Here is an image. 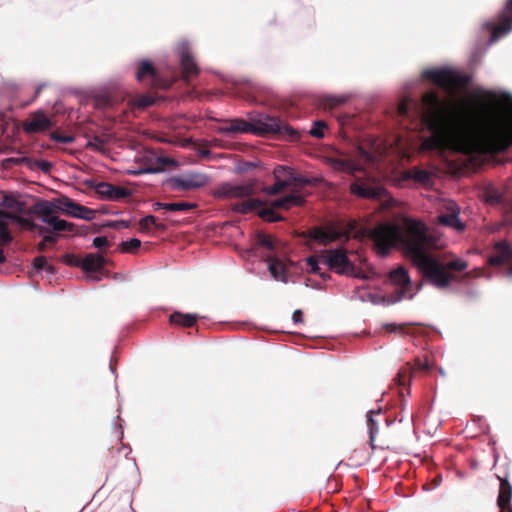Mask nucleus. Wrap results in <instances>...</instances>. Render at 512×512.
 Instances as JSON below:
<instances>
[{
	"label": "nucleus",
	"mask_w": 512,
	"mask_h": 512,
	"mask_svg": "<svg viewBox=\"0 0 512 512\" xmlns=\"http://www.w3.org/2000/svg\"><path fill=\"white\" fill-rule=\"evenodd\" d=\"M408 374H409L408 368H405V369L399 371V373L397 374V380L400 385L404 384V381H405L406 377L408 376Z\"/></svg>",
	"instance_id": "obj_57"
},
{
	"label": "nucleus",
	"mask_w": 512,
	"mask_h": 512,
	"mask_svg": "<svg viewBox=\"0 0 512 512\" xmlns=\"http://www.w3.org/2000/svg\"><path fill=\"white\" fill-rule=\"evenodd\" d=\"M325 131L326 130H309V133L317 139H322L325 137Z\"/></svg>",
	"instance_id": "obj_61"
},
{
	"label": "nucleus",
	"mask_w": 512,
	"mask_h": 512,
	"mask_svg": "<svg viewBox=\"0 0 512 512\" xmlns=\"http://www.w3.org/2000/svg\"><path fill=\"white\" fill-rule=\"evenodd\" d=\"M305 200L301 195L289 194L273 201V207L276 209H290L293 206H302Z\"/></svg>",
	"instance_id": "obj_26"
},
{
	"label": "nucleus",
	"mask_w": 512,
	"mask_h": 512,
	"mask_svg": "<svg viewBox=\"0 0 512 512\" xmlns=\"http://www.w3.org/2000/svg\"><path fill=\"white\" fill-rule=\"evenodd\" d=\"M156 209H165L168 211L178 212V211H190L197 207L194 203L188 202H176V203H161L157 202L155 204Z\"/></svg>",
	"instance_id": "obj_30"
},
{
	"label": "nucleus",
	"mask_w": 512,
	"mask_h": 512,
	"mask_svg": "<svg viewBox=\"0 0 512 512\" xmlns=\"http://www.w3.org/2000/svg\"><path fill=\"white\" fill-rule=\"evenodd\" d=\"M359 151L361 153V155L368 161H373L374 160V156L372 155V153H369L365 150H363L362 148H359Z\"/></svg>",
	"instance_id": "obj_63"
},
{
	"label": "nucleus",
	"mask_w": 512,
	"mask_h": 512,
	"mask_svg": "<svg viewBox=\"0 0 512 512\" xmlns=\"http://www.w3.org/2000/svg\"><path fill=\"white\" fill-rule=\"evenodd\" d=\"M257 242L259 245H261L269 250H274V248H275L274 240L271 237V235H269V234L259 233L257 235Z\"/></svg>",
	"instance_id": "obj_44"
},
{
	"label": "nucleus",
	"mask_w": 512,
	"mask_h": 512,
	"mask_svg": "<svg viewBox=\"0 0 512 512\" xmlns=\"http://www.w3.org/2000/svg\"><path fill=\"white\" fill-rule=\"evenodd\" d=\"M140 162L142 164V168H140L139 170L130 171V174L139 175L143 173H159L164 171L168 165L174 163L173 160L166 157L158 156L153 151H146L141 156Z\"/></svg>",
	"instance_id": "obj_10"
},
{
	"label": "nucleus",
	"mask_w": 512,
	"mask_h": 512,
	"mask_svg": "<svg viewBox=\"0 0 512 512\" xmlns=\"http://www.w3.org/2000/svg\"><path fill=\"white\" fill-rule=\"evenodd\" d=\"M86 137L88 138L86 147L99 152H105L107 145L110 143L112 139V135L108 133L94 135L93 137L86 135Z\"/></svg>",
	"instance_id": "obj_27"
},
{
	"label": "nucleus",
	"mask_w": 512,
	"mask_h": 512,
	"mask_svg": "<svg viewBox=\"0 0 512 512\" xmlns=\"http://www.w3.org/2000/svg\"><path fill=\"white\" fill-rule=\"evenodd\" d=\"M410 324H394V323H387L383 326L384 330L389 333H406V327Z\"/></svg>",
	"instance_id": "obj_49"
},
{
	"label": "nucleus",
	"mask_w": 512,
	"mask_h": 512,
	"mask_svg": "<svg viewBox=\"0 0 512 512\" xmlns=\"http://www.w3.org/2000/svg\"><path fill=\"white\" fill-rule=\"evenodd\" d=\"M350 191L353 195L366 199H382L386 190L378 183L370 179L358 178L350 185Z\"/></svg>",
	"instance_id": "obj_9"
},
{
	"label": "nucleus",
	"mask_w": 512,
	"mask_h": 512,
	"mask_svg": "<svg viewBox=\"0 0 512 512\" xmlns=\"http://www.w3.org/2000/svg\"><path fill=\"white\" fill-rule=\"evenodd\" d=\"M87 105L97 110H109L114 106V99L106 91L93 94L88 100Z\"/></svg>",
	"instance_id": "obj_21"
},
{
	"label": "nucleus",
	"mask_w": 512,
	"mask_h": 512,
	"mask_svg": "<svg viewBox=\"0 0 512 512\" xmlns=\"http://www.w3.org/2000/svg\"><path fill=\"white\" fill-rule=\"evenodd\" d=\"M274 207L264 208L259 212V215L267 221L276 222L282 219V217L274 211Z\"/></svg>",
	"instance_id": "obj_42"
},
{
	"label": "nucleus",
	"mask_w": 512,
	"mask_h": 512,
	"mask_svg": "<svg viewBox=\"0 0 512 512\" xmlns=\"http://www.w3.org/2000/svg\"><path fill=\"white\" fill-rule=\"evenodd\" d=\"M499 19L500 23L498 25H494L492 22H485L483 24L484 28L491 30L488 45H492L512 31V0H507L504 9L499 15Z\"/></svg>",
	"instance_id": "obj_7"
},
{
	"label": "nucleus",
	"mask_w": 512,
	"mask_h": 512,
	"mask_svg": "<svg viewBox=\"0 0 512 512\" xmlns=\"http://www.w3.org/2000/svg\"><path fill=\"white\" fill-rule=\"evenodd\" d=\"M106 260L100 254L89 253L76 266L81 267L85 272H100L105 266Z\"/></svg>",
	"instance_id": "obj_19"
},
{
	"label": "nucleus",
	"mask_w": 512,
	"mask_h": 512,
	"mask_svg": "<svg viewBox=\"0 0 512 512\" xmlns=\"http://www.w3.org/2000/svg\"><path fill=\"white\" fill-rule=\"evenodd\" d=\"M266 261L268 262V269L275 280L287 282L286 266L277 257L269 256Z\"/></svg>",
	"instance_id": "obj_24"
},
{
	"label": "nucleus",
	"mask_w": 512,
	"mask_h": 512,
	"mask_svg": "<svg viewBox=\"0 0 512 512\" xmlns=\"http://www.w3.org/2000/svg\"><path fill=\"white\" fill-rule=\"evenodd\" d=\"M33 267L37 271L46 269L49 272H53V267L50 265H47L46 257L44 256H38L33 260Z\"/></svg>",
	"instance_id": "obj_45"
},
{
	"label": "nucleus",
	"mask_w": 512,
	"mask_h": 512,
	"mask_svg": "<svg viewBox=\"0 0 512 512\" xmlns=\"http://www.w3.org/2000/svg\"><path fill=\"white\" fill-rule=\"evenodd\" d=\"M288 181L290 182V186H294L296 188H302L313 183L312 179L306 178L301 175H295L293 172L292 174H289Z\"/></svg>",
	"instance_id": "obj_38"
},
{
	"label": "nucleus",
	"mask_w": 512,
	"mask_h": 512,
	"mask_svg": "<svg viewBox=\"0 0 512 512\" xmlns=\"http://www.w3.org/2000/svg\"><path fill=\"white\" fill-rule=\"evenodd\" d=\"M180 145L182 147H187L189 145H194V142L192 141L191 138H186V139H183V140L180 141Z\"/></svg>",
	"instance_id": "obj_64"
},
{
	"label": "nucleus",
	"mask_w": 512,
	"mask_h": 512,
	"mask_svg": "<svg viewBox=\"0 0 512 512\" xmlns=\"http://www.w3.org/2000/svg\"><path fill=\"white\" fill-rule=\"evenodd\" d=\"M55 203V212L60 211L68 216L77 217L78 214L76 212L79 209V204L74 202L67 196H61L52 201Z\"/></svg>",
	"instance_id": "obj_22"
},
{
	"label": "nucleus",
	"mask_w": 512,
	"mask_h": 512,
	"mask_svg": "<svg viewBox=\"0 0 512 512\" xmlns=\"http://www.w3.org/2000/svg\"><path fill=\"white\" fill-rule=\"evenodd\" d=\"M307 265L310 267V272L319 275L324 281L330 279V275L326 272H322L319 267V262H323L319 256H310L306 260Z\"/></svg>",
	"instance_id": "obj_35"
},
{
	"label": "nucleus",
	"mask_w": 512,
	"mask_h": 512,
	"mask_svg": "<svg viewBox=\"0 0 512 512\" xmlns=\"http://www.w3.org/2000/svg\"><path fill=\"white\" fill-rule=\"evenodd\" d=\"M328 162L331 167L337 171L353 174L356 171L361 170V166L349 158H328Z\"/></svg>",
	"instance_id": "obj_20"
},
{
	"label": "nucleus",
	"mask_w": 512,
	"mask_h": 512,
	"mask_svg": "<svg viewBox=\"0 0 512 512\" xmlns=\"http://www.w3.org/2000/svg\"><path fill=\"white\" fill-rule=\"evenodd\" d=\"M332 125H333V123L330 121H326L323 119H316L312 122L311 128H329Z\"/></svg>",
	"instance_id": "obj_54"
},
{
	"label": "nucleus",
	"mask_w": 512,
	"mask_h": 512,
	"mask_svg": "<svg viewBox=\"0 0 512 512\" xmlns=\"http://www.w3.org/2000/svg\"><path fill=\"white\" fill-rule=\"evenodd\" d=\"M95 190L102 198L111 201H118L131 195V191L128 188L116 186L108 182L98 183Z\"/></svg>",
	"instance_id": "obj_13"
},
{
	"label": "nucleus",
	"mask_w": 512,
	"mask_h": 512,
	"mask_svg": "<svg viewBox=\"0 0 512 512\" xmlns=\"http://www.w3.org/2000/svg\"><path fill=\"white\" fill-rule=\"evenodd\" d=\"M390 279H391V281H393L395 284L401 286L402 288H408L411 283L408 272L403 267H399V268L393 270L390 273Z\"/></svg>",
	"instance_id": "obj_31"
},
{
	"label": "nucleus",
	"mask_w": 512,
	"mask_h": 512,
	"mask_svg": "<svg viewBox=\"0 0 512 512\" xmlns=\"http://www.w3.org/2000/svg\"><path fill=\"white\" fill-rule=\"evenodd\" d=\"M20 223L31 231H35L38 227V224L32 222L29 219H20Z\"/></svg>",
	"instance_id": "obj_56"
},
{
	"label": "nucleus",
	"mask_w": 512,
	"mask_h": 512,
	"mask_svg": "<svg viewBox=\"0 0 512 512\" xmlns=\"http://www.w3.org/2000/svg\"><path fill=\"white\" fill-rule=\"evenodd\" d=\"M224 132H228V133H235V132H244V133H252L256 136H267L269 134H278V133H281L283 130H260V129H257V130H223ZM286 132L289 133V138L291 140H297L299 137H300V130H285Z\"/></svg>",
	"instance_id": "obj_28"
},
{
	"label": "nucleus",
	"mask_w": 512,
	"mask_h": 512,
	"mask_svg": "<svg viewBox=\"0 0 512 512\" xmlns=\"http://www.w3.org/2000/svg\"><path fill=\"white\" fill-rule=\"evenodd\" d=\"M382 422H385L387 425H389V419L382 413L381 410H371L368 412L367 428L369 433V445L373 451L377 448L376 437Z\"/></svg>",
	"instance_id": "obj_14"
},
{
	"label": "nucleus",
	"mask_w": 512,
	"mask_h": 512,
	"mask_svg": "<svg viewBox=\"0 0 512 512\" xmlns=\"http://www.w3.org/2000/svg\"><path fill=\"white\" fill-rule=\"evenodd\" d=\"M402 178L404 180H412L415 183L425 187H428L433 184L431 173L417 166L405 170L402 173Z\"/></svg>",
	"instance_id": "obj_18"
},
{
	"label": "nucleus",
	"mask_w": 512,
	"mask_h": 512,
	"mask_svg": "<svg viewBox=\"0 0 512 512\" xmlns=\"http://www.w3.org/2000/svg\"><path fill=\"white\" fill-rule=\"evenodd\" d=\"M0 128H20L19 124L14 120L12 115L8 113L0 114Z\"/></svg>",
	"instance_id": "obj_41"
},
{
	"label": "nucleus",
	"mask_w": 512,
	"mask_h": 512,
	"mask_svg": "<svg viewBox=\"0 0 512 512\" xmlns=\"http://www.w3.org/2000/svg\"><path fill=\"white\" fill-rule=\"evenodd\" d=\"M423 80L441 88L415 100L405 94L395 107L398 117L419 119L421 128H512V95L482 88L470 89V77L446 67L426 69Z\"/></svg>",
	"instance_id": "obj_1"
},
{
	"label": "nucleus",
	"mask_w": 512,
	"mask_h": 512,
	"mask_svg": "<svg viewBox=\"0 0 512 512\" xmlns=\"http://www.w3.org/2000/svg\"><path fill=\"white\" fill-rule=\"evenodd\" d=\"M141 247V241L137 238H132L128 241H123L120 244V249L124 253H136L138 249Z\"/></svg>",
	"instance_id": "obj_37"
},
{
	"label": "nucleus",
	"mask_w": 512,
	"mask_h": 512,
	"mask_svg": "<svg viewBox=\"0 0 512 512\" xmlns=\"http://www.w3.org/2000/svg\"><path fill=\"white\" fill-rule=\"evenodd\" d=\"M12 241V236L8 230V223L0 220V245L9 244ZM6 261L3 250L0 249V264Z\"/></svg>",
	"instance_id": "obj_34"
},
{
	"label": "nucleus",
	"mask_w": 512,
	"mask_h": 512,
	"mask_svg": "<svg viewBox=\"0 0 512 512\" xmlns=\"http://www.w3.org/2000/svg\"><path fill=\"white\" fill-rule=\"evenodd\" d=\"M146 76L151 78V83L156 87L167 88L170 86L169 82L162 80L160 81L153 65L149 61L144 60L140 63L139 69L136 73V78L138 81H142V79Z\"/></svg>",
	"instance_id": "obj_17"
},
{
	"label": "nucleus",
	"mask_w": 512,
	"mask_h": 512,
	"mask_svg": "<svg viewBox=\"0 0 512 512\" xmlns=\"http://www.w3.org/2000/svg\"><path fill=\"white\" fill-rule=\"evenodd\" d=\"M307 236L313 240L319 241L320 243L326 245L328 243L339 240L342 237V233L334 229L313 227L307 231Z\"/></svg>",
	"instance_id": "obj_16"
},
{
	"label": "nucleus",
	"mask_w": 512,
	"mask_h": 512,
	"mask_svg": "<svg viewBox=\"0 0 512 512\" xmlns=\"http://www.w3.org/2000/svg\"><path fill=\"white\" fill-rule=\"evenodd\" d=\"M155 103V98L151 95H141L135 100V105L139 108H146Z\"/></svg>",
	"instance_id": "obj_46"
},
{
	"label": "nucleus",
	"mask_w": 512,
	"mask_h": 512,
	"mask_svg": "<svg viewBox=\"0 0 512 512\" xmlns=\"http://www.w3.org/2000/svg\"><path fill=\"white\" fill-rule=\"evenodd\" d=\"M370 238L379 254L387 255L391 248L398 246L422 276L438 289H446L462 272L466 261L456 259L442 263L430 251L442 247L439 235L420 220L405 218L401 226L383 223L370 232Z\"/></svg>",
	"instance_id": "obj_2"
},
{
	"label": "nucleus",
	"mask_w": 512,
	"mask_h": 512,
	"mask_svg": "<svg viewBox=\"0 0 512 512\" xmlns=\"http://www.w3.org/2000/svg\"><path fill=\"white\" fill-rule=\"evenodd\" d=\"M51 166V163L45 160L38 162V167L44 172H48L51 169Z\"/></svg>",
	"instance_id": "obj_59"
},
{
	"label": "nucleus",
	"mask_w": 512,
	"mask_h": 512,
	"mask_svg": "<svg viewBox=\"0 0 512 512\" xmlns=\"http://www.w3.org/2000/svg\"><path fill=\"white\" fill-rule=\"evenodd\" d=\"M459 214V206L454 202H449L445 205L444 210L437 216L438 223L462 232L465 229V225L460 220Z\"/></svg>",
	"instance_id": "obj_12"
},
{
	"label": "nucleus",
	"mask_w": 512,
	"mask_h": 512,
	"mask_svg": "<svg viewBox=\"0 0 512 512\" xmlns=\"http://www.w3.org/2000/svg\"><path fill=\"white\" fill-rule=\"evenodd\" d=\"M346 101L345 96L324 95L319 98V105L324 109L338 107Z\"/></svg>",
	"instance_id": "obj_33"
},
{
	"label": "nucleus",
	"mask_w": 512,
	"mask_h": 512,
	"mask_svg": "<svg viewBox=\"0 0 512 512\" xmlns=\"http://www.w3.org/2000/svg\"><path fill=\"white\" fill-rule=\"evenodd\" d=\"M223 128H292L290 125L276 121L267 115L257 114L255 117L250 114L249 120L231 119L228 125Z\"/></svg>",
	"instance_id": "obj_8"
},
{
	"label": "nucleus",
	"mask_w": 512,
	"mask_h": 512,
	"mask_svg": "<svg viewBox=\"0 0 512 512\" xmlns=\"http://www.w3.org/2000/svg\"><path fill=\"white\" fill-rule=\"evenodd\" d=\"M93 245H94V247H96L98 249H102L104 247H108L109 242L105 236H99V237L94 238Z\"/></svg>",
	"instance_id": "obj_52"
},
{
	"label": "nucleus",
	"mask_w": 512,
	"mask_h": 512,
	"mask_svg": "<svg viewBox=\"0 0 512 512\" xmlns=\"http://www.w3.org/2000/svg\"><path fill=\"white\" fill-rule=\"evenodd\" d=\"M255 192L253 184L223 183L215 191L219 198H246Z\"/></svg>",
	"instance_id": "obj_11"
},
{
	"label": "nucleus",
	"mask_w": 512,
	"mask_h": 512,
	"mask_svg": "<svg viewBox=\"0 0 512 512\" xmlns=\"http://www.w3.org/2000/svg\"><path fill=\"white\" fill-rule=\"evenodd\" d=\"M67 263L70 264V265H75L76 266V263L78 262L79 264L81 263L82 259L74 256V255H67Z\"/></svg>",
	"instance_id": "obj_62"
},
{
	"label": "nucleus",
	"mask_w": 512,
	"mask_h": 512,
	"mask_svg": "<svg viewBox=\"0 0 512 512\" xmlns=\"http://www.w3.org/2000/svg\"><path fill=\"white\" fill-rule=\"evenodd\" d=\"M178 52L184 77L188 79L189 77L196 75L198 73V66L190 55L189 44L187 42H182L178 47Z\"/></svg>",
	"instance_id": "obj_15"
},
{
	"label": "nucleus",
	"mask_w": 512,
	"mask_h": 512,
	"mask_svg": "<svg viewBox=\"0 0 512 512\" xmlns=\"http://www.w3.org/2000/svg\"><path fill=\"white\" fill-rule=\"evenodd\" d=\"M208 183L205 174L190 172L180 176H175L165 182V187L170 191H190L201 188Z\"/></svg>",
	"instance_id": "obj_6"
},
{
	"label": "nucleus",
	"mask_w": 512,
	"mask_h": 512,
	"mask_svg": "<svg viewBox=\"0 0 512 512\" xmlns=\"http://www.w3.org/2000/svg\"><path fill=\"white\" fill-rule=\"evenodd\" d=\"M415 368L422 371H428L430 369V366L427 362H423L419 358L415 360Z\"/></svg>",
	"instance_id": "obj_55"
},
{
	"label": "nucleus",
	"mask_w": 512,
	"mask_h": 512,
	"mask_svg": "<svg viewBox=\"0 0 512 512\" xmlns=\"http://www.w3.org/2000/svg\"><path fill=\"white\" fill-rule=\"evenodd\" d=\"M51 126L49 117L43 113L42 111H39L35 114H33L29 121L22 127V128H49Z\"/></svg>",
	"instance_id": "obj_29"
},
{
	"label": "nucleus",
	"mask_w": 512,
	"mask_h": 512,
	"mask_svg": "<svg viewBox=\"0 0 512 512\" xmlns=\"http://www.w3.org/2000/svg\"><path fill=\"white\" fill-rule=\"evenodd\" d=\"M109 226L113 228H129V222L121 220L118 222L110 223Z\"/></svg>",
	"instance_id": "obj_60"
},
{
	"label": "nucleus",
	"mask_w": 512,
	"mask_h": 512,
	"mask_svg": "<svg viewBox=\"0 0 512 512\" xmlns=\"http://www.w3.org/2000/svg\"><path fill=\"white\" fill-rule=\"evenodd\" d=\"M335 118L338 122L339 128H344L346 125H351V128H359L356 123L352 122L353 117L343 113H337Z\"/></svg>",
	"instance_id": "obj_43"
},
{
	"label": "nucleus",
	"mask_w": 512,
	"mask_h": 512,
	"mask_svg": "<svg viewBox=\"0 0 512 512\" xmlns=\"http://www.w3.org/2000/svg\"><path fill=\"white\" fill-rule=\"evenodd\" d=\"M495 254L503 256V258L509 261L512 257V250L510 245L506 241H500L495 244Z\"/></svg>",
	"instance_id": "obj_39"
},
{
	"label": "nucleus",
	"mask_w": 512,
	"mask_h": 512,
	"mask_svg": "<svg viewBox=\"0 0 512 512\" xmlns=\"http://www.w3.org/2000/svg\"><path fill=\"white\" fill-rule=\"evenodd\" d=\"M274 178L275 179H283L288 180L289 174H292V170L290 168H287L285 166H277L274 171Z\"/></svg>",
	"instance_id": "obj_48"
},
{
	"label": "nucleus",
	"mask_w": 512,
	"mask_h": 512,
	"mask_svg": "<svg viewBox=\"0 0 512 512\" xmlns=\"http://www.w3.org/2000/svg\"><path fill=\"white\" fill-rule=\"evenodd\" d=\"M56 241H57V236H55V235H46V236H44L42 241L38 244L37 250L39 252H44L48 245H52V244L56 243Z\"/></svg>",
	"instance_id": "obj_50"
},
{
	"label": "nucleus",
	"mask_w": 512,
	"mask_h": 512,
	"mask_svg": "<svg viewBox=\"0 0 512 512\" xmlns=\"http://www.w3.org/2000/svg\"><path fill=\"white\" fill-rule=\"evenodd\" d=\"M27 132H36L37 130H26ZM49 137L51 140L59 143H71L74 141V136L65 134L64 130H49Z\"/></svg>",
	"instance_id": "obj_36"
},
{
	"label": "nucleus",
	"mask_w": 512,
	"mask_h": 512,
	"mask_svg": "<svg viewBox=\"0 0 512 512\" xmlns=\"http://www.w3.org/2000/svg\"><path fill=\"white\" fill-rule=\"evenodd\" d=\"M287 187H290V182L283 179H275V183L266 188V192L270 195H277Z\"/></svg>",
	"instance_id": "obj_40"
},
{
	"label": "nucleus",
	"mask_w": 512,
	"mask_h": 512,
	"mask_svg": "<svg viewBox=\"0 0 512 512\" xmlns=\"http://www.w3.org/2000/svg\"><path fill=\"white\" fill-rule=\"evenodd\" d=\"M35 213L41 218L42 222L52 227L55 232H74L75 225L66 220L59 219L54 214L55 203L50 201H41L34 206Z\"/></svg>",
	"instance_id": "obj_5"
},
{
	"label": "nucleus",
	"mask_w": 512,
	"mask_h": 512,
	"mask_svg": "<svg viewBox=\"0 0 512 512\" xmlns=\"http://www.w3.org/2000/svg\"><path fill=\"white\" fill-rule=\"evenodd\" d=\"M498 478L500 480V487L497 498V504L501 508V510H504L506 507L509 506L512 498V485L509 483L507 479L500 477Z\"/></svg>",
	"instance_id": "obj_25"
},
{
	"label": "nucleus",
	"mask_w": 512,
	"mask_h": 512,
	"mask_svg": "<svg viewBox=\"0 0 512 512\" xmlns=\"http://www.w3.org/2000/svg\"><path fill=\"white\" fill-rule=\"evenodd\" d=\"M320 259L323 260V263H325L330 270H333L337 274L361 277L355 265L348 258L346 250L342 248L325 250L320 255Z\"/></svg>",
	"instance_id": "obj_4"
},
{
	"label": "nucleus",
	"mask_w": 512,
	"mask_h": 512,
	"mask_svg": "<svg viewBox=\"0 0 512 512\" xmlns=\"http://www.w3.org/2000/svg\"><path fill=\"white\" fill-rule=\"evenodd\" d=\"M262 206V202L258 199H247L234 204L233 210L242 214L250 213Z\"/></svg>",
	"instance_id": "obj_32"
},
{
	"label": "nucleus",
	"mask_w": 512,
	"mask_h": 512,
	"mask_svg": "<svg viewBox=\"0 0 512 512\" xmlns=\"http://www.w3.org/2000/svg\"><path fill=\"white\" fill-rule=\"evenodd\" d=\"M422 139L423 152L459 153L467 166L478 168L512 146V130H429Z\"/></svg>",
	"instance_id": "obj_3"
},
{
	"label": "nucleus",
	"mask_w": 512,
	"mask_h": 512,
	"mask_svg": "<svg viewBox=\"0 0 512 512\" xmlns=\"http://www.w3.org/2000/svg\"><path fill=\"white\" fill-rule=\"evenodd\" d=\"M156 221V217L153 215H148L142 218L139 222L140 228L143 231L149 230L152 226H154Z\"/></svg>",
	"instance_id": "obj_51"
},
{
	"label": "nucleus",
	"mask_w": 512,
	"mask_h": 512,
	"mask_svg": "<svg viewBox=\"0 0 512 512\" xmlns=\"http://www.w3.org/2000/svg\"><path fill=\"white\" fill-rule=\"evenodd\" d=\"M508 262L503 258V256H500L499 254H494L489 258V264L492 266H499L504 263Z\"/></svg>",
	"instance_id": "obj_53"
},
{
	"label": "nucleus",
	"mask_w": 512,
	"mask_h": 512,
	"mask_svg": "<svg viewBox=\"0 0 512 512\" xmlns=\"http://www.w3.org/2000/svg\"><path fill=\"white\" fill-rule=\"evenodd\" d=\"M294 323H303V312L299 309L295 310L292 315Z\"/></svg>",
	"instance_id": "obj_58"
},
{
	"label": "nucleus",
	"mask_w": 512,
	"mask_h": 512,
	"mask_svg": "<svg viewBox=\"0 0 512 512\" xmlns=\"http://www.w3.org/2000/svg\"><path fill=\"white\" fill-rule=\"evenodd\" d=\"M197 320V314L182 313L179 311H175L169 316L170 324L181 326L184 328L193 327L197 323Z\"/></svg>",
	"instance_id": "obj_23"
},
{
	"label": "nucleus",
	"mask_w": 512,
	"mask_h": 512,
	"mask_svg": "<svg viewBox=\"0 0 512 512\" xmlns=\"http://www.w3.org/2000/svg\"><path fill=\"white\" fill-rule=\"evenodd\" d=\"M76 214H78L76 218H80V219H84V220H92L95 217L94 210H92L88 207L82 206L80 204H79V209L76 212Z\"/></svg>",
	"instance_id": "obj_47"
}]
</instances>
